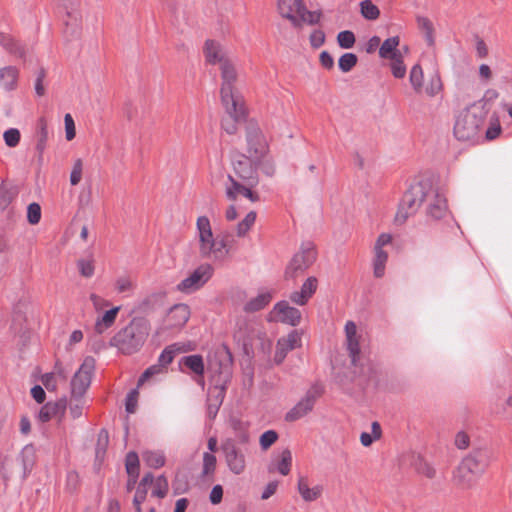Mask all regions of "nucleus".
I'll return each mask as SVG.
<instances>
[{"label":"nucleus","instance_id":"f257e3e1","mask_svg":"<svg viewBox=\"0 0 512 512\" xmlns=\"http://www.w3.org/2000/svg\"><path fill=\"white\" fill-rule=\"evenodd\" d=\"M424 202L428 203L426 214L429 218L440 220L448 214L445 197L434 188L430 179H421L411 184L403 194L395 215V223L404 224Z\"/></svg>","mask_w":512,"mask_h":512},{"label":"nucleus","instance_id":"f03ea898","mask_svg":"<svg viewBox=\"0 0 512 512\" xmlns=\"http://www.w3.org/2000/svg\"><path fill=\"white\" fill-rule=\"evenodd\" d=\"M149 333V321L143 317H134L111 338L110 346L124 355H132L141 349Z\"/></svg>","mask_w":512,"mask_h":512},{"label":"nucleus","instance_id":"7ed1b4c3","mask_svg":"<svg viewBox=\"0 0 512 512\" xmlns=\"http://www.w3.org/2000/svg\"><path fill=\"white\" fill-rule=\"evenodd\" d=\"M483 102L479 100L473 103L456 118L454 135L459 141L475 142L479 139L487 115Z\"/></svg>","mask_w":512,"mask_h":512},{"label":"nucleus","instance_id":"20e7f679","mask_svg":"<svg viewBox=\"0 0 512 512\" xmlns=\"http://www.w3.org/2000/svg\"><path fill=\"white\" fill-rule=\"evenodd\" d=\"M221 76L223 80L220 91L221 102L225 110L235 113V111H238L237 106L242 99L233 92V83L237 78V73L234 66L228 60L223 61L221 64Z\"/></svg>","mask_w":512,"mask_h":512},{"label":"nucleus","instance_id":"39448f33","mask_svg":"<svg viewBox=\"0 0 512 512\" xmlns=\"http://www.w3.org/2000/svg\"><path fill=\"white\" fill-rule=\"evenodd\" d=\"M316 260V252L311 243H306L301 246V249L296 253L285 269L286 279H296L299 275L303 274Z\"/></svg>","mask_w":512,"mask_h":512},{"label":"nucleus","instance_id":"423d86ee","mask_svg":"<svg viewBox=\"0 0 512 512\" xmlns=\"http://www.w3.org/2000/svg\"><path fill=\"white\" fill-rule=\"evenodd\" d=\"M95 371V359L88 356L76 371L71 379V396L72 398H83L87 389L90 387L92 376Z\"/></svg>","mask_w":512,"mask_h":512},{"label":"nucleus","instance_id":"0eeeda50","mask_svg":"<svg viewBox=\"0 0 512 512\" xmlns=\"http://www.w3.org/2000/svg\"><path fill=\"white\" fill-rule=\"evenodd\" d=\"M232 355L226 347L216 350L209 360L208 369L218 382L228 383L232 376Z\"/></svg>","mask_w":512,"mask_h":512},{"label":"nucleus","instance_id":"6e6552de","mask_svg":"<svg viewBox=\"0 0 512 512\" xmlns=\"http://www.w3.org/2000/svg\"><path fill=\"white\" fill-rule=\"evenodd\" d=\"M257 161L253 157L236 152L232 156V166L235 174L248 186H256L259 182Z\"/></svg>","mask_w":512,"mask_h":512},{"label":"nucleus","instance_id":"1a4fd4ad","mask_svg":"<svg viewBox=\"0 0 512 512\" xmlns=\"http://www.w3.org/2000/svg\"><path fill=\"white\" fill-rule=\"evenodd\" d=\"M247 152L255 161H259L268 152V144L258 124L249 121L246 125Z\"/></svg>","mask_w":512,"mask_h":512},{"label":"nucleus","instance_id":"9d476101","mask_svg":"<svg viewBox=\"0 0 512 512\" xmlns=\"http://www.w3.org/2000/svg\"><path fill=\"white\" fill-rule=\"evenodd\" d=\"M220 449L228 469L235 475L242 474L246 469V457L236 442L233 439H226L221 443Z\"/></svg>","mask_w":512,"mask_h":512},{"label":"nucleus","instance_id":"9b49d317","mask_svg":"<svg viewBox=\"0 0 512 512\" xmlns=\"http://www.w3.org/2000/svg\"><path fill=\"white\" fill-rule=\"evenodd\" d=\"M213 275V267L210 264H202L189 276L177 284V290L190 294L203 287Z\"/></svg>","mask_w":512,"mask_h":512},{"label":"nucleus","instance_id":"f8f14e48","mask_svg":"<svg viewBox=\"0 0 512 512\" xmlns=\"http://www.w3.org/2000/svg\"><path fill=\"white\" fill-rule=\"evenodd\" d=\"M492 461V451L487 447H479L473 449L467 456H465L460 464L465 465L477 477L485 472L486 468Z\"/></svg>","mask_w":512,"mask_h":512},{"label":"nucleus","instance_id":"ddd939ff","mask_svg":"<svg viewBox=\"0 0 512 512\" xmlns=\"http://www.w3.org/2000/svg\"><path fill=\"white\" fill-rule=\"evenodd\" d=\"M270 316L276 321L291 326H298L302 319L301 311L296 307L290 306L289 303L284 300L274 305Z\"/></svg>","mask_w":512,"mask_h":512},{"label":"nucleus","instance_id":"4468645a","mask_svg":"<svg viewBox=\"0 0 512 512\" xmlns=\"http://www.w3.org/2000/svg\"><path fill=\"white\" fill-rule=\"evenodd\" d=\"M200 254L204 258H213L214 260L225 259L229 254L226 239L218 240L212 235L207 245H200Z\"/></svg>","mask_w":512,"mask_h":512},{"label":"nucleus","instance_id":"2eb2a0df","mask_svg":"<svg viewBox=\"0 0 512 512\" xmlns=\"http://www.w3.org/2000/svg\"><path fill=\"white\" fill-rule=\"evenodd\" d=\"M300 344L301 335L296 330L290 332L286 337L280 338L277 342L274 361L277 364H281L287 353L300 346Z\"/></svg>","mask_w":512,"mask_h":512},{"label":"nucleus","instance_id":"dca6fc26","mask_svg":"<svg viewBox=\"0 0 512 512\" xmlns=\"http://www.w3.org/2000/svg\"><path fill=\"white\" fill-rule=\"evenodd\" d=\"M228 180L230 185L226 186L225 194L229 200L235 201L238 195H243L251 202H257L259 200V195L251 190L253 186H248L246 183H240L231 175H228Z\"/></svg>","mask_w":512,"mask_h":512},{"label":"nucleus","instance_id":"f3484780","mask_svg":"<svg viewBox=\"0 0 512 512\" xmlns=\"http://www.w3.org/2000/svg\"><path fill=\"white\" fill-rule=\"evenodd\" d=\"M318 287V280L316 277H308L302 284L299 291H294L290 294V300L299 306H304L315 294Z\"/></svg>","mask_w":512,"mask_h":512},{"label":"nucleus","instance_id":"a211bd4d","mask_svg":"<svg viewBox=\"0 0 512 512\" xmlns=\"http://www.w3.org/2000/svg\"><path fill=\"white\" fill-rule=\"evenodd\" d=\"M479 477L471 472L470 469L466 468L465 465L459 463L453 472V483L456 487L461 490H469L473 488Z\"/></svg>","mask_w":512,"mask_h":512},{"label":"nucleus","instance_id":"6ab92c4d","mask_svg":"<svg viewBox=\"0 0 512 512\" xmlns=\"http://www.w3.org/2000/svg\"><path fill=\"white\" fill-rule=\"evenodd\" d=\"M315 404V394L308 391L303 399H301L285 416L286 421H296L310 411H312Z\"/></svg>","mask_w":512,"mask_h":512},{"label":"nucleus","instance_id":"aec40b11","mask_svg":"<svg viewBox=\"0 0 512 512\" xmlns=\"http://www.w3.org/2000/svg\"><path fill=\"white\" fill-rule=\"evenodd\" d=\"M66 399H60L56 402H47L39 411L38 418L41 422H48L52 418H62L66 411Z\"/></svg>","mask_w":512,"mask_h":512},{"label":"nucleus","instance_id":"412c9836","mask_svg":"<svg viewBox=\"0 0 512 512\" xmlns=\"http://www.w3.org/2000/svg\"><path fill=\"white\" fill-rule=\"evenodd\" d=\"M64 7L67 15L66 26H71L73 31L80 27L81 14L78 10L80 0H58Z\"/></svg>","mask_w":512,"mask_h":512},{"label":"nucleus","instance_id":"4be33fe9","mask_svg":"<svg viewBox=\"0 0 512 512\" xmlns=\"http://www.w3.org/2000/svg\"><path fill=\"white\" fill-rule=\"evenodd\" d=\"M297 490L305 502H313L321 497L323 486L315 485L314 487H309L308 479L304 476H300L297 483Z\"/></svg>","mask_w":512,"mask_h":512},{"label":"nucleus","instance_id":"5701e85b","mask_svg":"<svg viewBox=\"0 0 512 512\" xmlns=\"http://www.w3.org/2000/svg\"><path fill=\"white\" fill-rule=\"evenodd\" d=\"M237 110L235 113L229 112L226 110V113L228 114V117L224 118L222 120L221 126L222 129L230 135H233L237 132V126L236 123L244 120L246 111L244 108L243 101H239V105L237 106Z\"/></svg>","mask_w":512,"mask_h":512},{"label":"nucleus","instance_id":"b1692460","mask_svg":"<svg viewBox=\"0 0 512 512\" xmlns=\"http://www.w3.org/2000/svg\"><path fill=\"white\" fill-rule=\"evenodd\" d=\"M190 318V308L187 304L174 305L168 314V322L172 327L184 326Z\"/></svg>","mask_w":512,"mask_h":512},{"label":"nucleus","instance_id":"393cba45","mask_svg":"<svg viewBox=\"0 0 512 512\" xmlns=\"http://www.w3.org/2000/svg\"><path fill=\"white\" fill-rule=\"evenodd\" d=\"M303 4V0H278L277 8L283 18L288 19L291 23H298L296 14Z\"/></svg>","mask_w":512,"mask_h":512},{"label":"nucleus","instance_id":"a878e982","mask_svg":"<svg viewBox=\"0 0 512 512\" xmlns=\"http://www.w3.org/2000/svg\"><path fill=\"white\" fill-rule=\"evenodd\" d=\"M180 366H184L191 370L193 373H195L197 376L203 377L204 374V362L201 355L194 354L189 356H184L180 359L179 362ZM199 384L204 385V380L201 378L200 381H198Z\"/></svg>","mask_w":512,"mask_h":512},{"label":"nucleus","instance_id":"bb28decb","mask_svg":"<svg viewBox=\"0 0 512 512\" xmlns=\"http://www.w3.org/2000/svg\"><path fill=\"white\" fill-rule=\"evenodd\" d=\"M322 13L320 11H309L305 4L300 6V10L296 14L298 23H291L294 28L300 29L303 24L316 25L319 23Z\"/></svg>","mask_w":512,"mask_h":512},{"label":"nucleus","instance_id":"cd10ccee","mask_svg":"<svg viewBox=\"0 0 512 512\" xmlns=\"http://www.w3.org/2000/svg\"><path fill=\"white\" fill-rule=\"evenodd\" d=\"M273 295L269 291H264L256 297L245 303L243 310L246 313H254L264 309L272 300Z\"/></svg>","mask_w":512,"mask_h":512},{"label":"nucleus","instance_id":"c85d7f7f","mask_svg":"<svg viewBox=\"0 0 512 512\" xmlns=\"http://www.w3.org/2000/svg\"><path fill=\"white\" fill-rule=\"evenodd\" d=\"M0 45L15 57L22 58L25 55L24 47L8 34L0 33Z\"/></svg>","mask_w":512,"mask_h":512},{"label":"nucleus","instance_id":"c756f323","mask_svg":"<svg viewBox=\"0 0 512 512\" xmlns=\"http://www.w3.org/2000/svg\"><path fill=\"white\" fill-rule=\"evenodd\" d=\"M17 77L18 70L15 67L7 66L0 69V85L7 91L15 88Z\"/></svg>","mask_w":512,"mask_h":512},{"label":"nucleus","instance_id":"7c9ffc66","mask_svg":"<svg viewBox=\"0 0 512 512\" xmlns=\"http://www.w3.org/2000/svg\"><path fill=\"white\" fill-rule=\"evenodd\" d=\"M119 310L120 307H113L106 311L104 315L96 321L95 331L98 334H102L107 328L111 327L116 320Z\"/></svg>","mask_w":512,"mask_h":512},{"label":"nucleus","instance_id":"2f4dec72","mask_svg":"<svg viewBox=\"0 0 512 512\" xmlns=\"http://www.w3.org/2000/svg\"><path fill=\"white\" fill-rule=\"evenodd\" d=\"M48 139L47 122L44 118L38 120V131H37V143L36 150L38 152L39 161L42 160L43 152L46 148V142Z\"/></svg>","mask_w":512,"mask_h":512},{"label":"nucleus","instance_id":"473e14b6","mask_svg":"<svg viewBox=\"0 0 512 512\" xmlns=\"http://www.w3.org/2000/svg\"><path fill=\"white\" fill-rule=\"evenodd\" d=\"M204 51L206 60L211 64H215L217 62L222 64L223 61L227 60L223 58L219 44L213 40L206 41Z\"/></svg>","mask_w":512,"mask_h":512},{"label":"nucleus","instance_id":"72a5a7b5","mask_svg":"<svg viewBox=\"0 0 512 512\" xmlns=\"http://www.w3.org/2000/svg\"><path fill=\"white\" fill-rule=\"evenodd\" d=\"M226 384L227 383L215 380V385L209 389V401L215 403V413L218 412V409L225 398Z\"/></svg>","mask_w":512,"mask_h":512},{"label":"nucleus","instance_id":"f704fd0d","mask_svg":"<svg viewBox=\"0 0 512 512\" xmlns=\"http://www.w3.org/2000/svg\"><path fill=\"white\" fill-rule=\"evenodd\" d=\"M416 21L418 28L425 34L427 45L432 47L435 44L433 23L425 16H417Z\"/></svg>","mask_w":512,"mask_h":512},{"label":"nucleus","instance_id":"c9c22d12","mask_svg":"<svg viewBox=\"0 0 512 512\" xmlns=\"http://www.w3.org/2000/svg\"><path fill=\"white\" fill-rule=\"evenodd\" d=\"M196 225L199 233L200 245H207L208 240L213 235L209 219L206 216H200L197 219Z\"/></svg>","mask_w":512,"mask_h":512},{"label":"nucleus","instance_id":"e433bc0d","mask_svg":"<svg viewBox=\"0 0 512 512\" xmlns=\"http://www.w3.org/2000/svg\"><path fill=\"white\" fill-rule=\"evenodd\" d=\"M375 257L373 260V273L376 278H381L385 273V265L388 259V254L384 250H374Z\"/></svg>","mask_w":512,"mask_h":512},{"label":"nucleus","instance_id":"4c0bfd02","mask_svg":"<svg viewBox=\"0 0 512 512\" xmlns=\"http://www.w3.org/2000/svg\"><path fill=\"white\" fill-rule=\"evenodd\" d=\"M181 351L179 344L175 343L167 346L159 355L158 363L162 364L165 369L173 361L175 355Z\"/></svg>","mask_w":512,"mask_h":512},{"label":"nucleus","instance_id":"58836bf2","mask_svg":"<svg viewBox=\"0 0 512 512\" xmlns=\"http://www.w3.org/2000/svg\"><path fill=\"white\" fill-rule=\"evenodd\" d=\"M399 36L387 38L379 47V56L387 59L399 46Z\"/></svg>","mask_w":512,"mask_h":512},{"label":"nucleus","instance_id":"ea45409f","mask_svg":"<svg viewBox=\"0 0 512 512\" xmlns=\"http://www.w3.org/2000/svg\"><path fill=\"white\" fill-rule=\"evenodd\" d=\"M143 460L151 468H160L165 464V456L161 452L146 451L143 453Z\"/></svg>","mask_w":512,"mask_h":512},{"label":"nucleus","instance_id":"a19ab883","mask_svg":"<svg viewBox=\"0 0 512 512\" xmlns=\"http://www.w3.org/2000/svg\"><path fill=\"white\" fill-rule=\"evenodd\" d=\"M360 12L367 20H376L380 15L379 8L370 0H363L360 2Z\"/></svg>","mask_w":512,"mask_h":512},{"label":"nucleus","instance_id":"79ce46f5","mask_svg":"<svg viewBox=\"0 0 512 512\" xmlns=\"http://www.w3.org/2000/svg\"><path fill=\"white\" fill-rule=\"evenodd\" d=\"M217 459L216 456L210 452H204L203 454V467L202 477H208L214 474L216 470Z\"/></svg>","mask_w":512,"mask_h":512},{"label":"nucleus","instance_id":"37998d69","mask_svg":"<svg viewBox=\"0 0 512 512\" xmlns=\"http://www.w3.org/2000/svg\"><path fill=\"white\" fill-rule=\"evenodd\" d=\"M358 57L354 53H345L338 60L339 69L344 72H350L357 64Z\"/></svg>","mask_w":512,"mask_h":512},{"label":"nucleus","instance_id":"c03bdc74","mask_svg":"<svg viewBox=\"0 0 512 512\" xmlns=\"http://www.w3.org/2000/svg\"><path fill=\"white\" fill-rule=\"evenodd\" d=\"M154 487L152 490V496L158 497V498H164L169 489L167 478L164 475H160L156 478V480L153 483Z\"/></svg>","mask_w":512,"mask_h":512},{"label":"nucleus","instance_id":"a18cd8bd","mask_svg":"<svg viewBox=\"0 0 512 512\" xmlns=\"http://www.w3.org/2000/svg\"><path fill=\"white\" fill-rule=\"evenodd\" d=\"M17 190L14 187L0 185V207L6 208L17 196Z\"/></svg>","mask_w":512,"mask_h":512},{"label":"nucleus","instance_id":"49530a36","mask_svg":"<svg viewBox=\"0 0 512 512\" xmlns=\"http://www.w3.org/2000/svg\"><path fill=\"white\" fill-rule=\"evenodd\" d=\"M292 466V454L289 449H285L281 452V459L278 462L277 469L278 472L286 476L289 474Z\"/></svg>","mask_w":512,"mask_h":512},{"label":"nucleus","instance_id":"de8ad7c7","mask_svg":"<svg viewBox=\"0 0 512 512\" xmlns=\"http://www.w3.org/2000/svg\"><path fill=\"white\" fill-rule=\"evenodd\" d=\"M21 463L24 469V477L27 472H30L34 462L33 448L30 445L25 446L20 454Z\"/></svg>","mask_w":512,"mask_h":512},{"label":"nucleus","instance_id":"09e8293b","mask_svg":"<svg viewBox=\"0 0 512 512\" xmlns=\"http://www.w3.org/2000/svg\"><path fill=\"white\" fill-rule=\"evenodd\" d=\"M409 80L414 90L420 92L423 84V70L419 64L412 67Z\"/></svg>","mask_w":512,"mask_h":512},{"label":"nucleus","instance_id":"8fccbe9b","mask_svg":"<svg viewBox=\"0 0 512 512\" xmlns=\"http://www.w3.org/2000/svg\"><path fill=\"white\" fill-rule=\"evenodd\" d=\"M256 220V212L250 211L237 225V235L243 237L251 229Z\"/></svg>","mask_w":512,"mask_h":512},{"label":"nucleus","instance_id":"3c124183","mask_svg":"<svg viewBox=\"0 0 512 512\" xmlns=\"http://www.w3.org/2000/svg\"><path fill=\"white\" fill-rule=\"evenodd\" d=\"M165 371L166 369L163 367V365L157 362V364L151 365L142 373V375L138 379L137 385L141 386L145 381L153 378L156 375L162 374Z\"/></svg>","mask_w":512,"mask_h":512},{"label":"nucleus","instance_id":"603ef678","mask_svg":"<svg viewBox=\"0 0 512 512\" xmlns=\"http://www.w3.org/2000/svg\"><path fill=\"white\" fill-rule=\"evenodd\" d=\"M356 42L355 35L350 30H344L338 33L337 43L343 49H350Z\"/></svg>","mask_w":512,"mask_h":512},{"label":"nucleus","instance_id":"864d4df0","mask_svg":"<svg viewBox=\"0 0 512 512\" xmlns=\"http://www.w3.org/2000/svg\"><path fill=\"white\" fill-rule=\"evenodd\" d=\"M278 440V433L275 430L265 431L259 438V444L263 451H267Z\"/></svg>","mask_w":512,"mask_h":512},{"label":"nucleus","instance_id":"5fc2aeb1","mask_svg":"<svg viewBox=\"0 0 512 512\" xmlns=\"http://www.w3.org/2000/svg\"><path fill=\"white\" fill-rule=\"evenodd\" d=\"M109 443V434L105 429L100 430L96 444V457H103Z\"/></svg>","mask_w":512,"mask_h":512},{"label":"nucleus","instance_id":"6e6d98bb","mask_svg":"<svg viewBox=\"0 0 512 512\" xmlns=\"http://www.w3.org/2000/svg\"><path fill=\"white\" fill-rule=\"evenodd\" d=\"M125 467L127 474L139 475V457L136 452L131 451L126 455Z\"/></svg>","mask_w":512,"mask_h":512},{"label":"nucleus","instance_id":"4d7b16f0","mask_svg":"<svg viewBox=\"0 0 512 512\" xmlns=\"http://www.w3.org/2000/svg\"><path fill=\"white\" fill-rule=\"evenodd\" d=\"M134 287L135 284L130 276H120L115 282V289L118 293L130 292Z\"/></svg>","mask_w":512,"mask_h":512},{"label":"nucleus","instance_id":"13d9d810","mask_svg":"<svg viewBox=\"0 0 512 512\" xmlns=\"http://www.w3.org/2000/svg\"><path fill=\"white\" fill-rule=\"evenodd\" d=\"M347 349L349 351L352 364L357 366L360 355V347L357 337L347 339Z\"/></svg>","mask_w":512,"mask_h":512},{"label":"nucleus","instance_id":"bf43d9fd","mask_svg":"<svg viewBox=\"0 0 512 512\" xmlns=\"http://www.w3.org/2000/svg\"><path fill=\"white\" fill-rule=\"evenodd\" d=\"M41 219V207L38 203H30L27 207V220L30 224L36 225Z\"/></svg>","mask_w":512,"mask_h":512},{"label":"nucleus","instance_id":"052dcab7","mask_svg":"<svg viewBox=\"0 0 512 512\" xmlns=\"http://www.w3.org/2000/svg\"><path fill=\"white\" fill-rule=\"evenodd\" d=\"M77 267L83 277L90 278L94 274L95 267L93 259H79L77 261Z\"/></svg>","mask_w":512,"mask_h":512},{"label":"nucleus","instance_id":"680f3d73","mask_svg":"<svg viewBox=\"0 0 512 512\" xmlns=\"http://www.w3.org/2000/svg\"><path fill=\"white\" fill-rule=\"evenodd\" d=\"M416 470L419 474L429 479H433L436 476L435 468L430 463L422 459H419V461L416 463Z\"/></svg>","mask_w":512,"mask_h":512},{"label":"nucleus","instance_id":"e2e57ef3","mask_svg":"<svg viewBox=\"0 0 512 512\" xmlns=\"http://www.w3.org/2000/svg\"><path fill=\"white\" fill-rule=\"evenodd\" d=\"M83 162L78 158L74 161L72 171L70 173V183L75 186L80 183L82 179Z\"/></svg>","mask_w":512,"mask_h":512},{"label":"nucleus","instance_id":"0e129e2a","mask_svg":"<svg viewBox=\"0 0 512 512\" xmlns=\"http://www.w3.org/2000/svg\"><path fill=\"white\" fill-rule=\"evenodd\" d=\"M3 137L8 147H16L20 142V131L16 128H10L4 132Z\"/></svg>","mask_w":512,"mask_h":512},{"label":"nucleus","instance_id":"69168bd1","mask_svg":"<svg viewBox=\"0 0 512 512\" xmlns=\"http://www.w3.org/2000/svg\"><path fill=\"white\" fill-rule=\"evenodd\" d=\"M139 392L137 389H132L126 396L125 409L128 413L132 414L136 411Z\"/></svg>","mask_w":512,"mask_h":512},{"label":"nucleus","instance_id":"338daca9","mask_svg":"<svg viewBox=\"0 0 512 512\" xmlns=\"http://www.w3.org/2000/svg\"><path fill=\"white\" fill-rule=\"evenodd\" d=\"M84 409V401L82 398H72V403L70 404V414L76 419L82 416Z\"/></svg>","mask_w":512,"mask_h":512},{"label":"nucleus","instance_id":"774afa93","mask_svg":"<svg viewBox=\"0 0 512 512\" xmlns=\"http://www.w3.org/2000/svg\"><path fill=\"white\" fill-rule=\"evenodd\" d=\"M325 42V33L322 30H314L310 35V44L313 48L321 47Z\"/></svg>","mask_w":512,"mask_h":512}]
</instances>
